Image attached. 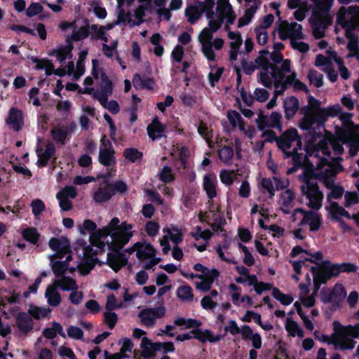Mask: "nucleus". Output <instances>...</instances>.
Returning <instances> with one entry per match:
<instances>
[{"instance_id":"f257e3e1","label":"nucleus","mask_w":359,"mask_h":359,"mask_svg":"<svg viewBox=\"0 0 359 359\" xmlns=\"http://www.w3.org/2000/svg\"><path fill=\"white\" fill-rule=\"evenodd\" d=\"M133 226L127 222L120 224V220L115 217L105 226L103 230H100L97 234V238L102 237L101 233L105 231L104 236H110L111 241H106L105 243L111 252L107 254V264L115 272L120 271L128 264V257L125 252H120L131 239L133 236L131 229Z\"/></svg>"},{"instance_id":"f03ea898","label":"nucleus","mask_w":359,"mask_h":359,"mask_svg":"<svg viewBox=\"0 0 359 359\" xmlns=\"http://www.w3.org/2000/svg\"><path fill=\"white\" fill-rule=\"evenodd\" d=\"M337 22L345 30V36L349 39L348 57H359L358 39L354 34L355 29H359V6H351L348 8L341 6L337 13Z\"/></svg>"},{"instance_id":"7ed1b4c3","label":"nucleus","mask_w":359,"mask_h":359,"mask_svg":"<svg viewBox=\"0 0 359 359\" xmlns=\"http://www.w3.org/2000/svg\"><path fill=\"white\" fill-rule=\"evenodd\" d=\"M313 175V171L304 172V184L301 186V192L309 199L308 205L314 210H319L322 207L324 198L323 192L320 190L316 182L311 180Z\"/></svg>"},{"instance_id":"20e7f679","label":"nucleus","mask_w":359,"mask_h":359,"mask_svg":"<svg viewBox=\"0 0 359 359\" xmlns=\"http://www.w3.org/2000/svg\"><path fill=\"white\" fill-rule=\"evenodd\" d=\"M321 102L319 100L312 95L308 97V105L302 107L300 111L304 116L301 118L299 126L302 130H309L315 124L318 119L316 114L323 107H320Z\"/></svg>"},{"instance_id":"39448f33","label":"nucleus","mask_w":359,"mask_h":359,"mask_svg":"<svg viewBox=\"0 0 359 359\" xmlns=\"http://www.w3.org/2000/svg\"><path fill=\"white\" fill-rule=\"evenodd\" d=\"M128 191V186L122 180L107 183L100 187L93 194V200L100 204L109 201L116 194H123Z\"/></svg>"},{"instance_id":"423d86ee","label":"nucleus","mask_w":359,"mask_h":359,"mask_svg":"<svg viewBox=\"0 0 359 359\" xmlns=\"http://www.w3.org/2000/svg\"><path fill=\"white\" fill-rule=\"evenodd\" d=\"M310 271L313 275V294L318 292L323 284H326L329 280L335 277L332 262L329 260L323 261L319 266H312Z\"/></svg>"},{"instance_id":"0eeeda50","label":"nucleus","mask_w":359,"mask_h":359,"mask_svg":"<svg viewBox=\"0 0 359 359\" xmlns=\"http://www.w3.org/2000/svg\"><path fill=\"white\" fill-rule=\"evenodd\" d=\"M96 223L89 219H86L83 221L82 226L79 225V229L81 235L86 236V231L90 232V235L89 237V242L92 245H95V247H98L100 249H102L104 246L106 245L105 240L108 238V236H104V232L101 233L102 237L100 238H97L96 234L100 231L103 230L105 226L102 229H97Z\"/></svg>"},{"instance_id":"6e6552de","label":"nucleus","mask_w":359,"mask_h":359,"mask_svg":"<svg viewBox=\"0 0 359 359\" xmlns=\"http://www.w3.org/2000/svg\"><path fill=\"white\" fill-rule=\"evenodd\" d=\"M279 38L285 41L289 37L291 39H304L302 33V26L297 22L289 23L287 20H283L278 28Z\"/></svg>"},{"instance_id":"1a4fd4ad","label":"nucleus","mask_w":359,"mask_h":359,"mask_svg":"<svg viewBox=\"0 0 359 359\" xmlns=\"http://www.w3.org/2000/svg\"><path fill=\"white\" fill-rule=\"evenodd\" d=\"M333 329L336 332V337L334 344V349L336 351L351 350L355 345V341L347 337L342 331L341 323L339 321L333 322Z\"/></svg>"},{"instance_id":"9d476101","label":"nucleus","mask_w":359,"mask_h":359,"mask_svg":"<svg viewBox=\"0 0 359 359\" xmlns=\"http://www.w3.org/2000/svg\"><path fill=\"white\" fill-rule=\"evenodd\" d=\"M298 141V146L301 148L302 142L299 137L297 130L294 128H290L286 130L277 140V147L280 149L283 154L285 152H290L287 149H290L292 142Z\"/></svg>"},{"instance_id":"9b49d317","label":"nucleus","mask_w":359,"mask_h":359,"mask_svg":"<svg viewBox=\"0 0 359 359\" xmlns=\"http://www.w3.org/2000/svg\"><path fill=\"white\" fill-rule=\"evenodd\" d=\"M342 160V158L340 156L332 158L331 161L325 158H321V163L325 165H327V168L320 174L319 177L334 178L337 174L344 170V168L341 164Z\"/></svg>"},{"instance_id":"f8f14e48","label":"nucleus","mask_w":359,"mask_h":359,"mask_svg":"<svg viewBox=\"0 0 359 359\" xmlns=\"http://www.w3.org/2000/svg\"><path fill=\"white\" fill-rule=\"evenodd\" d=\"M341 111V107L339 104L320 109L316 116L318 119L316 123L318 129L324 128L325 123L328 118L338 116Z\"/></svg>"},{"instance_id":"ddd939ff","label":"nucleus","mask_w":359,"mask_h":359,"mask_svg":"<svg viewBox=\"0 0 359 359\" xmlns=\"http://www.w3.org/2000/svg\"><path fill=\"white\" fill-rule=\"evenodd\" d=\"M346 297V291L341 283H337L332 290L328 289L327 301H332L334 309H339Z\"/></svg>"},{"instance_id":"4468645a","label":"nucleus","mask_w":359,"mask_h":359,"mask_svg":"<svg viewBox=\"0 0 359 359\" xmlns=\"http://www.w3.org/2000/svg\"><path fill=\"white\" fill-rule=\"evenodd\" d=\"M162 346V342H152L147 337H143L140 344V347L142 348V356L146 359L152 358L156 352L161 351Z\"/></svg>"},{"instance_id":"2eb2a0df","label":"nucleus","mask_w":359,"mask_h":359,"mask_svg":"<svg viewBox=\"0 0 359 359\" xmlns=\"http://www.w3.org/2000/svg\"><path fill=\"white\" fill-rule=\"evenodd\" d=\"M15 323L19 330L24 334H27L34 327L32 317L26 312H19L15 316Z\"/></svg>"},{"instance_id":"dca6fc26","label":"nucleus","mask_w":359,"mask_h":359,"mask_svg":"<svg viewBox=\"0 0 359 359\" xmlns=\"http://www.w3.org/2000/svg\"><path fill=\"white\" fill-rule=\"evenodd\" d=\"M6 123L10 125L14 130L17 132L20 130L24 125L22 111L14 107L11 108L6 118Z\"/></svg>"},{"instance_id":"f3484780","label":"nucleus","mask_w":359,"mask_h":359,"mask_svg":"<svg viewBox=\"0 0 359 359\" xmlns=\"http://www.w3.org/2000/svg\"><path fill=\"white\" fill-rule=\"evenodd\" d=\"M149 137L155 141L165 136V127L161 123L158 117H155L147 128Z\"/></svg>"},{"instance_id":"a211bd4d","label":"nucleus","mask_w":359,"mask_h":359,"mask_svg":"<svg viewBox=\"0 0 359 359\" xmlns=\"http://www.w3.org/2000/svg\"><path fill=\"white\" fill-rule=\"evenodd\" d=\"M283 108L285 118L290 120L294 117L299 108V101L295 96L286 97L283 100Z\"/></svg>"},{"instance_id":"6ab92c4d","label":"nucleus","mask_w":359,"mask_h":359,"mask_svg":"<svg viewBox=\"0 0 359 359\" xmlns=\"http://www.w3.org/2000/svg\"><path fill=\"white\" fill-rule=\"evenodd\" d=\"M55 147L51 142H48L44 152L38 154L37 165L39 167H46L50 158L55 155Z\"/></svg>"},{"instance_id":"aec40b11","label":"nucleus","mask_w":359,"mask_h":359,"mask_svg":"<svg viewBox=\"0 0 359 359\" xmlns=\"http://www.w3.org/2000/svg\"><path fill=\"white\" fill-rule=\"evenodd\" d=\"M219 274L220 273L217 269H212V274L205 276L204 278H201V282L196 283V289L205 292L210 291L215 280L219 276Z\"/></svg>"},{"instance_id":"412c9836","label":"nucleus","mask_w":359,"mask_h":359,"mask_svg":"<svg viewBox=\"0 0 359 359\" xmlns=\"http://www.w3.org/2000/svg\"><path fill=\"white\" fill-rule=\"evenodd\" d=\"M57 287L53 283L48 285L45 292V297L48 304L53 307L57 306L61 303V295L57 291Z\"/></svg>"},{"instance_id":"4be33fe9","label":"nucleus","mask_w":359,"mask_h":359,"mask_svg":"<svg viewBox=\"0 0 359 359\" xmlns=\"http://www.w3.org/2000/svg\"><path fill=\"white\" fill-rule=\"evenodd\" d=\"M98 161L107 168L114 166L116 163L115 151L106 149L99 151Z\"/></svg>"},{"instance_id":"5701e85b","label":"nucleus","mask_w":359,"mask_h":359,"mask_svg":"<svg viewBox=\"0 0 359 359\" xmlns=\"http://www.w3.org/2000/svg\"><path fill=\"white\" fill-rule=\"evenodd\" d=\"M217 182L215 178L209 175H205L203 180V189L205 191L208 198L212 200L217 196Z\"/></svg>"},{"instance_id":"b1692460","label":"nucleus","mask_w":359,"mask_h":359,"mask_svg":"<svg viewBox=\"0 0 359 359\" xmlns=\"http://www.w3.org/2000/svg\"><path fill=\"white\" fill-rule=\"evenodd\" d=\"M307 130L308 133L305 135V151L308 156H312L311 149L316 144L317 139L322 137L323 135L320 132H317L313 126Z\"/></svg>"},{"instance_id":"393cba45","label":"nucleus","mask_w":359,"mask_h":359,"mask_svg":"<svg viewBox=\"0 0 359 359\" xmlns=\"http://www.w3.org/2000/svg\"><path fill=\"white\" fill-rule=\"evenodd\" d=\"M313 2L315 4V8L313 11V16L322 17L323 15H329L333 0H316Z\"/></svg>"},{"instance_id":"a878e982","label":"nucleus","mask_w":359,"mask_h":359,"mask_svg":"<svg viewBox=\"0 0 359 359\" xmlns=\"http://www.w3.org/2000/svg\"><path fill=\"white\" fill-rule=\"evenodd\" d=\"M155 256V249L153 245L148 243H143L140 242V246L137 248L136 257L140 260H145L150 259Z\"/></svg>"},{"instance_id":"bb28decb","label":"nucleus","mask_w":359,"mask_h":359,"mask_svg":"<svg viewBox=\"0 0 359 359\" xmlns=\"http://www.w3.org/2000/svg\"><path fill=\"white\" fill-rule=\"evenodd\" d=\"M50 135L55 142L64 145L69 135V131L67 128H64V126H56L50 130Z\"/></svg>"},{"instance_id":"cd10ccee","label":"nucleus","mask_w":359,"mask_h":359,"mask_svg":"<svg viewBox=\"0 0 359 359\" xmlns=\"http://www.w3.org/2000/svg\"><path fill=\"white\" fill-rule=\"evenodd\" d=\"M53 284L58 288H61L64 291L77 290V284L72 278L69 276H62L60 279H57Z\"/></svg>"},{"instance_id":"c85d7f7f","label":"nucleus","mask_w":359,"mask_h":359,"mask_svg":"<svg viewBox=\"0 0 359 359\" xmlns=\"http://www.w3.org/2000/svg\"><path fill=\"white\" fill-rule=\"evenodd\" d=\"M332 267L335 277L338 276L341 273H355L358 270V266L350 262H343L341 264L332 263Z\"/></svg>"},{"instance_id":"c756f323","label":"nucleus","mask_w":359,"mask_h":359,"mask_svg":"<svg viewBox=\"0 0 359 359\" xmlns=\"http://www.w3.org/2000/svg\"><path fill=\"white\" fill-rule=\"evenodd\" d=\"M309 156L307 154L304 156L302 153H298L297 149L294 148L292 151L285 152L284 158L291 157L292 163L302 168L304 165V161H309Z\"/></svg>"},{"instance_id":"7c9ffc66","label":"nucleus","mask_w":359,"mask_h":359,"mask_svg":"<svg viewBox=\"0 0 359 359\" xmlns=\"http://www.w3.org/2000/svg\"><path fill=\"white\" fill-rule=\"evenodd\" d=\"M22 237L32 245H36L40 238V233L34 227H27L22 230Z\"/></svg>"},{"instance_id":"2f4dec72","label":"nucleus","mask_w":359,"mask_h":359,"mask_svg":"<svg viewBox=\"0 0 359 359\" xmlns=\"http://www.w3.org/2000/svg\"><path fill=\"white\" fill-rule=\"evenodd\" d=\"M297 213H302L303 215V219L301 220V222L299 224V226H304L305 224H309V222L314 218V217L317 215L312 210H305L302 208H296L292 215V221L294 222L296 220V214Z\"/></svg>"},{"instance_id":"473e14b6","label":"nucleus","mask_w":359,"mask_h":359,"mask_svg":"<svg viewBox=\"0 0 359 359\" xmlns=\"http://www.w3.org/2000/svg\"><path fill=\"white\" fill-rule=\"evenodd\" d=\"M107 245L102 248V249H100L98 247H95V245H92L90 243V245H87V246L84 248V251L83 252V259L92 260L93 262H97L98 259L95 257L98 253H103L105 251V248Z\"/></svg>"},{"instance_id":"72a5a7b5","label":"nucleus","mask_w":359,"mask_h":359,"mask_svg":"<svg viewBox=\"0 0 359 359\" xmlns=\"http://www.w3.org/2000/svg\"><path fill=\"white\" fill-rule=\"evenodd\" d=\"M203 13L198 6H190L185 10V15L187 18L188 22L191 25L194 24Z\"/></svg>"},{"instance_id":"f704fd0d","label":"nucleus","mask_w":359,"mask_h":359,"mask_svg":"<svg viewBox=\"0 0 359 359\" xmlns=\"http://www.w3.org/2000/svg\"><path fill=\"white\" fill-rule=\"evenodd\" d=\"M227 117L233 127H236L238 125L241 130H245L244 121L241 115L238 111L235 110L228 111Z\"/></svg>"},{"instance_id":"c9c22d12","label":"nucleus","mask_w":359,"mask_h":359,"mask_svg":"<svg viewBox=\"0 0 359 359\" xmlns=\"http://www.w3.org/2000/svg\"><path fill=\"white\" fill-rule=\"evenodd\" d=\"M321 151L323 155L330 156L331 151L330 150L328 142L324 140L321 139L317 144H316L311 150L312 153V156H317L318 155V152Z\"/></svg>"},{"instance_id":"e433bc0d","label":"nucleus","mask_w":359,"mask_h":359,"mask_svg":"<svg viewBox=\"0 0 359 359\" xmlns=\"http://www.w3.org/2000/svg\"><path fill=\"white\" fill-rule=\"evenodd\" d=\"M123 155L126 159L131 163H135L137 161L142 160L143 153L140 151L136 148H127L123 151Z\"/></svg>"},{"instance_id":"4c0bfd02","label":"nucleus","mask_w":359,"mask_h":359,"mask_svg":"<svg viewBox=\"0 0 359 359\" xmlns=\"http://www.w3.org/2000/svg\"><path fill=\"white\" fill-rule=\"evenodd\" d=\"M51 268L55 277L62 278V276H65L69 267L67 264V262L52 261Z\"/></svg>"},{"instance_id":"58836bf2","label":"nucleus","mask_w":359,"mask_h":359,"mask_svg":"<svg viewBox=\"0 0 359 359\" xmlns=\"http://www.w3.org/2000/svg\"><path fill=\"white\" fill-rule=\"evenodd\" d=\"M146 11H147V9L144 8L142 6L139 5L134 11V16L137 20H128L130 27L139 26L142 24L144 22L143 18L146 16Z\"/></svg>"},{"instance_id":"ea45409f","label":"nucleus","mask_w":359,"mask_h":359,"mask_svg":"<svg viewBox=\"0 0 359 359\" xmlns=\"http://www.w3.org/2000/svg\"><path fill=\"white\" fill-rule=\"evenodd\" d=\"M90 34V25L87 24L81 27L78 30H74L71 35V39L74 41H80L88 38Z\"/></svg>"},{"instance_id":"a19ab883","label":"nucleus","mask_w":359,"mask_h":359,"mask_svg":"<svg viewBox=\"0 0 359 359\" xmlns=\"http://www.w3.org/2000/svg\"><path fill=\"white\" fill-rule=\"evenodd\" d=\"M272 295L284 306L291 304L294 300L291 295L283 293L278 287L273 288Z\"/></svg>"},{"instance_id":"79ce46f5","label":"nucleus","mask_w":359,"mask_h":359,"mask_svg":"<svg viewBox=\"0 0 359 359\" xmlns=\"http://www.w3.org/2000/svg\"><path fill=\"white\" fill-rule=\"evenodd\" d=\"M149 309H146L141 311L138 316L141 318V320L144 325L147 327H152L156 322V320L153 316V313Z\"/></svg>"},{"instance_id":"37998d69","label":"nucleus","mask_w":359,"mask_h":359,"mask_svg":"<svg viewBox=\"0 0 359 359\" xmlns=\"http://www.w3.org/2000/svg\"><path fill=\"white\" fill-rule=\"evenodd\" d=\"M352 114L348 112H343L342 111L339 114V117L340 120L342 121V128H344L343 131L339 135H340L346 131L347 134L349 133L351 131V128L353 126V122L351 121L352 118Z\"/></svg>"},{"instance_id":"c03bdc74","label":"nucleus","mask_w":359,"mask_h":359,"mask_svg":"<svg viewBox=\"0 0 359 359\" xmlns=\"http://www.w3.org/2000/svg\"><path fill=\"white\" fill-rule=\"evenodd\" d=\"M177 295L183 301L192 300L194 297L193 290L189 285L180 286L177 290Z\"/></svg>"},{"instance_id":"a18cd8bd","label":"nucleus","mask_w":359,"mask_h":359,"mask_svg":"<svg viewBox=\"0 0 359 359\" xmlns=\"http://www.w3.org/2000/svg\"><path fill=\"white\" fill-rule=\"evenodd\" d=\"M48 245L51 250L57 252L67 253L69 250L68 245H65L59 238L55 237L50 239Z\"/></svg>"},{"instance_id":"49530a36","label":"nucleus","mask_w":359,"mask_h":359,"mask_svg":"<svg viewBox=\"0 0 359 359\" xmlns=\"http://www.w3.org/2000/svg\"><path fill=\"white\" fill-rule=\"evenodd\" d=\"M218 156L219 159L224 163L230 162L233 156V147L229 145L224 146L218 151Z\"/></svg>"},{"instance_id":"de8ad7c7","label":"nucleus","mask_w":359,"mask_h":359,"mask_svg":"<svg viewBox=\"0 0 359 359\" xmlns=\"http://www.w3.org/2000/svg\"><path fill=\"white\" fill-rule=\"evenodd\" d=\"M163 231L168 233V234L170 236V239L176 245L180 243L183 240V233L176 226L172 227L171 229H163Z\"/></svg>"},{"instance_id":"09e8293b","label":"nucleus","mask_w":359,"mask_h":359,"mask_svg":"<svg viewBox=\"0 0 359 359\" xmlns=\"http://www.w3.org/2000/svg\"><path fill=\"white\" fill-rule=\"evenodd\" d=\"M331 207V215L332 218L333 219V214L335 215H340L344 217L347 219H352V215L346 210L343 207L340 206L337 202L333 201L330 204Z\"/></svg>"},{"instance_id":"8fccbe9b","label":"nucleus","mask_w":359,"mask_h":359,"mask_svg":"<svg viewBox=\"0 0 359 359\" xmlns=\"http://www.w3.org/2000/svg\"><path fill=\"white\" fill-rule=\"evenodd\" d=\"M308 79L311 84H313L316 88H320L323 86V75L318 72L315 69L309 71Z\"/></svg>"},{"instance_id":"3c124183","label":"nucleus","mask_w":359,"mask_h":359,"mask_svg":"<svg viewBox=\"0 0 359 359\" xmlns=\"http://www.w3.org/2000/svg\"><path fill=\"white\" fill-rule=\"evenodd\" d=\"M96 263L97 262H93L92 260L83 259V262L80 263L77 266V268L82 276H86L94 269Z\"/></svg>"},{"instance_id":"603ef678","label":"nucleus","mask_w":359,"mask_h":359,"mask_svg":"<svg viewBox=\"0 0 359 359\" xmlns=\"http://www.w3.org/2000/svg\"><path fill=\"white\" fill-rule=\"evenodd\" d=\"M344 206L350 208L359 203V195L356 191H346L344 195Z\"/></svg>"},{"instance_id":"864d4df0","label":"nucleus","mask_w":359,"mask_h":359,"mask_svg":"<svg viewBox=\"0 0 359 359\" xmlns=\"http://www.w3.org/2000/svg\"><path fill=\"white\" fill-rule=\"evenodd\" d=\"M219 177L221 182L226 186H231L234 181L233 170L223 169L220 171Z\"/></svg>"},{"instance_id":"5fc2aeb1","label":"nucleus","mask_w":359,"mask_h":359,"mask_svg":"<svg viewBox=\"0 0 359 359\" xmlns=\"http://www.w3.org/2000/svg\"><path fill=\"white\" fill-rule=\"evenodd\" d=\"M281 118L282 115L280 112L273 111L269 117V127L273 128H277L280 131L282 130V123H281Z\"/></svg>"},{"instance_id":"6e6d98bb","label":"nucleus","mask_w":359,"mask_h":359,"mask_svg":"<svg viewBox=\"0 0 359 359\" xmlns=\"http://www.w3.org/2000/svg\"><path fill=\"white\" fill-rule=\"evenodd\" d=\"M159 179L165 184L172 182L175 177L172 174L171 168L168 165L164 166L159 173Z\"/></svg>"},{"instance_id":"4d7b16f0","label":"nucleus","mask_w":359,"mask_h":359,"mask_svg":"<svg viewBox=\"0 0 359 359\" xmlns=\"http://www.w3.org/2000/svg\"><path fill=\"white\" fill-rule=\"evenodd\" d=\"M198 132L206 140L208 143L211 142V140L212 138V133L211 130H209L206 123L201 121L198 127Z\"/></svg>"},{"instance_id":"13d9d810","label":"nucleus","mask_w":359,"mask_h":359,"mask_svg":"<svg viewBox=\"0 0 359 359\" xmlns=\"http://www.w3.org/2000/svg\"><path fill=\"white\" fill-rule=\"evenodd\" d=\"M43 11V7L38 2H32L26 10V15L32 18Z\"/></svg>"},{"instance_id":"bf43d9fd","label":"nucleus","mask_w":359,"mask_h":359,"mask_svg":"<svg viewBox=\"0 0 359 359\" xmlns=\"http://www.w3.org/2000/svg\"><path fill=\"white\" fill-rule=\"evenodd\" d=\"M294 198V194L291 189H286L280 194V203L284 207H289Z\"/></svg>"},{"instance_id":"052dcab7","label":"nucleus","mask_w":359,"mask_h":359,"mask_svg":"<svg viewBox=\"0 0 359 359\" xmlns=\"http://www.w3.org/2000/svg\"><path fill=\"white\" fill-rule=\"evenodd\" d=\"M104 321L110 330L114 329L117 321L118 316L112 311H107L104 313Z\"/></svg>"},{"instance_id":"680f3d73","label":"nucleus","mask_w":359,"mask_h":359,"mask_svg":"<svg viewBox=\"0 0 359 359\" xmlns=\"http://www.w3.org/2000/svg\"><path fill=\"white\" fill-rule=\"evenodd\" d=\"M341 327H342V331L346 335L351 336L353 338H359V323L355 325H348L346 326H344L341 324Z\"/></svg>"},{"instance_id":"e2e57ef3","label":"nucleus","mask_w":359,"mask_h":359,"mask_svg":"<svg viewBox=\"0 0 359 359\" xmlns=\"http://www.w3.org/2000/svg\"><path fill=\"white\" fill-rule=\"evenodd\" d=\"M260 185L264 189H265L269 193L270 198H272L274 196L276 189L270 178H262L260 182Z\"/></svg>"},{"instance_id":"0e129e2a","label":"nucleus","mask_w":359,"mask_h":359,"mask_svg":"<svg viewBox=\"0 0 359 359\" xmlns=\"http://www.w3.org/2000/svg\"><path fill=\"white\" fill-rule=\"evenodd\" d=\"M32 211L34 216H38L46 209L44 203L41 199L33 200L31 203Z\"/></svg>"},{"instance_id":"69168bd1","label":"nucleus","mask_w":359,"mask_h":359,"mask_svg":"<svg viewBox=\"0 0 359 359\" xmlns=\"http://www.w3.org/2000/svg\"><path fill=\"white\" fill-rule=\"evenodd\" d=\"M70 50H67V48L62 46L58 49H53L49 53L50 56L55 55L57 59L60 62H64L67 56L68 53Z\"/></svg>"},{"instance_id":"338daca9","label":"nucleus","mask_w":359,"mask_h":359,"mask_svg":"<svg viewBox=\"0 0 359 359\" xmlns=\"http://www.w3.org/2000/svg\"><path fill=\"white\" fill-rule=\"evenodd\" d=\"M160 229V225L157 222L148 221L146 223L145 231L149 236H156Z\"/></svg>"},{"instance_id":"774afa93","label":"nucleus","mask_w":359,"mask_h":359,"mask_svg":"<svg viewBox=\"0 0 359 359\" xmlns=\"http://www.w3.org/2000/svg\"><path fill=\"white\" fill-rule=\"evenodd\" d=\"M213 38V32L209 30L208 28L205 27L198 36V40L201 45L206 44L207 43H212V39Z\"/></svg>"}]
</instances>
